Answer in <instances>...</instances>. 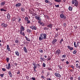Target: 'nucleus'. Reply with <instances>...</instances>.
Wrapping results in <instances>:
<instances>
[{
    "label": "nucleus",
    "mask_w": 80,
    "mask_h": 80,
    "mask_svg": "<svg viewBox=\"0 0 80 80\" xmlns=\"http://www.w3.org/2000/svg\"><path fill=\"white\" fill-rule=\"evenodd\" d=\"M39 39V40L41 41L43 40H45V39H47V34L46 33H41L40 35Z\"/></svg>",
    "instance_id": "f257e3e1"
},
{
    "label": "nucleus",
    "mask_w": 80,
    "mask_h": 80,
    "mask_svg": "<svg viewBox=\"0 0 80 80\" xmlns=\"http://www.w3.org/2000/svg\"><path fill=\"white\" fill-rule=\"evenodd\" d=\"M60 17L61 18H62L64 20H65L67 18V17L63 14H61L60 15Z\"/></svg>",
    "instance_id": "f03ea898"
},
{
    "label": "nucleus",
    "mask_w": 80,
    "mask_h": 80,
    "mask_svg": "<svg viewBox=\"0 0 80 80\" xmlns=\"http://www.w3.org/2000/svg\"><path fill=\"white\" fill-rule=\"evenodd\" d=\"M79 43L80 42H79V41H78L76 44V42H74V47H75V48H77V47L79 46Z\"/></svg>",
    "instance_id": "7ed1b4c3"
},
{
    "label": "nucleus",
    "mask_w": 80,
    "mask_h": 80,
    "mask_svg": "<svg viewBox=\"0 0 80 80\" xmlns=\"http://www.w3.org/2000/svg\"><path fill=\"white\" fill-rule=\"evenodd\" d=\"M61 50L60 49H58L56 51V52H55V54L57 55H59L60 53H61Z\"/></svg>",
    "instance_id": "20e7f679"
},
{
    "label": "nucleus",
    "mask_w": 80,
    "mask_h": 80,
    "mask_svg": "<svg viewBox=\"0 0 80 80\" xmlns=\"http://www.w3.org/2000/svg\"><path fill=\"white\" fill-rule=\"evenodd\" d=\"M7 24L4 23V22L1 23V26L3 28H6L7 27Z\"/></svg>",
    "instance_id": "39448f33"
},
{
    "label": "nucleus",
    "mask_w": 80,
    "mask_h": 80,
    "mask_svg": "<svg viewBox=\"0 0 80 80\" xmlns=\"http://www.w3.org/2000/svg\"><path fill=\"white\" fill-rule=\"evenodd\" d=\"M53 27V24H49L47 26V27L49 28H50L51 30L52 29V27Z\"/></svg>",
    "instance_id": "423d86ee"
},
{
    "label": "nucleus",
    "mask_w": 80,
    "mask_h": 80,
    "mask_svg": "<svg viewBox=\"0 0 80 80\" xmlns=\"http://www.w3.org/2000/svg\"><path fill=\"white\" fill-rule=\"evenodd\" d=\"M30 28H31L32 30H37V28H36V27H35V26H32L30 27Z\"/></svg>",
    "instance_id": "0eeeda50"
},
{
    "label": "nucleus",
    "mask_w": 80,
    "mask_h": 80,
    "mask_svg": "<svg viewBox=\"0 0 80 80\" xmlns=\"http://www.w3.org/2000/svg\"><path fill=\"white\" fill-rule=\"evenodd\" d=\"M75 2V6L76 7H77V6H78V1H77V0H74Z\"/></svg>",
    "instance_id": "6e6552de"
},
{
    "label": "nucleus",
    "mask_w": 80,
    "mask_h": 80,
    "mask_svg": "<svg viewBox=\"0 0 80 80\" xmlns=\"http://www.w3.org/2000/svg\"><path fill=\"white\" fill-rule=\"evenodd\" d=\"M57 42V40L56 39H54L53 40V41L52 42V43L53 45L55 44V43H56V42Z\"/></svg>",
    "instance_id": "1a4fd4ad"
},
{
    "label": "nucleus",
    "mask_w": 80,
    "mask_h": 80,
    "mask_svg": "<svg viewBox=\"0 0 80 80\" xmlns=\"http://www.w3.org/2000/svg\"><path fill=\"white\" fill-rule=\"evenodd\" d=\"M0 5L1 7H3L5 5V2H1Z\"/></svg>",
    "instance_id": "9d476101"
},
{
    "label": "nucleus",
    "mask_w": 80,
    "mask_h": 80,
    "mask_svg": "<svg viewBox=\"0 0 80 80\" xmlns=\"http://www.w3.org/2000/svg\"><path fill=\"white\" fill-rule=\"evenodd\" d=\"M55 76L57 77H61V75L57 73H55Z\"/></svg>",
    "instance_id": "9b49d317"
},
{
    "label": "nucleus",
    "mask_w": 80,
    "mask_h": 80,
    "mask_svg": "<svg viewBox=\"0 0 80 80\" xmlns=\"http://www.w3.org/2000/svg\"><path fill=\"white\" fill-rule=\"evenodd\" d=\"M27 32L28 33H32V30H31V29H27L26 30Z\"/></svg>",
    "instance_id": "f8f14e48"
},
{
    "label": "nucleus",
    "mask_w": 80,
    "mask_h": 80,
    "mask_svg": "<svg viewBox=\"0 0 80 80\" xmlns=\"http://www.w3.org/2000/svg\"><path fill=\"white\" fill-rule=\"evenodd\" d=\"M23 49L25 53H27V52H28V51H27V48H26L25 46L24 47Z\"/></svg>",
    "instance_id": "ddd939ff"
},
{
    "label": "nucleus",
    "mask_w": 80,
    "mask_h": 80,
    "mask_svg": "<svg viewBox=\"0 0 80 80\" xmlns=\"http://www.w3.org/2000/svg\"><path fill=\"white\" fill-rule=\"evenodd\" d=\"M21 5H22L21 3H18L16 4V6L17 7H21Z\"/></svg>",
    "instance_id": "4468645a"
},
{
    "label": "nucleus",
    "mask_w": 80,
    "mask_h": 80,
    "mask_svg": "<svg viewBox=\"0 0 80 80\" xmlns=\"http://www.w3.org/2000/svg\"><path fill=\"white\" fill-rule=\"evenodd\" d=\"M6 68L8 70H9V69H10V68H11V66H10V63H8V66L6 67Z\"/></svg>",
    "instance_id": "2eb2a0df"
},
{
    "label": "nucleus",
    "mask_w": 80,
    "mask_h": 80,
    "mask_svg": "<svg viewBox=\"0 0 80 80\" xmlns=\"http://www.w3.org/2000/svg\"><path fill=\"white\" fill-rule=\"evenodd\" d=\"M15 55H16L17 56H18V57H19V54L20 53H19V52H18V51H16L15 52Z\"/></svg>",
    "instance_id": "dca6fc26"
},
{
    "label": "nucleus",
    "mask_w": 80,
    "mask_h": 80,
    "mask_svg": "<svg viewBox=\"0 0 80 80\" xmlns=\"http://www.w3.org/2000/svg\"><path fill=\"white\" fill-rule=\"evenodd\" d=\"M35 18H36V19H37V20H39V21H41V20H42V19L40 18L39 17L36 16H35Z\"/></svg>",
    "instance_id": "f3484780"
},
{
    "label": "nucleus",
    "mask_w": 80,
    "mask_h": 80,
    "mask_svg": "<svg viewBox=\"0 0 80 80\" xmlns=\"http://www.w3.org/2000/svg\"><path fill=\"white\" fill-rule=\"evenodd\" d=\"M68 49H69L70 50H73V48L70 47V46H67Z\"/></svg>",
    "instance_id": "a211bd4d"
},
{
    "label": "nucleus",
    "mask_w": 80,
    "mask_h": 80,
    "mask_svg": "<svg viewBox=\"0 0 80 80\" xmlns=\"http://www.w3.org/2000/svg\"><path fill=\"white\" fill-rule=\"evenodd\" d=\"M19 32L21 35H22L23 36H25V33L24 32H23V31L20 30Z\"/></svg>",
    "instance_id": "6ab92c4d"
},
{
    "label": "nucleus",
    "mask_w": 80,
    "mask_h": 80,
    "mask_svg": "<svg viewBox=\"0 0 80 80\" xmlns=\"http://www.w3.org/2000/svg\"><path fill=\"white\" fill-rule=\"evenodd\" d=\"M7 50H8V52H11V51H10V47H9V45H7Z\"/></svg>",
    "instance_id": "aec40b11"
},
{
    "label": "nucleus",
    "mask_w": 80,
    "mask_h": 80,
    "mask_svg": "<svg viewBox=\"0 0 80 80\" xmlns=\"http://www.w3.org/2000/svg\"><path fill=\"white\" fill-rule=\"evenodd\" d=\"M8 73L10 77H11V78H12V72H11V71H9L8 72Z\"/></svg>",
    "instance_id": "412c9836"
},
{
    "label": "nucleus",
    "mask_w": 80,
    "mask_h": 80,
    "mask_svg": "<svg viewBox=\"0 0 80 80\" xmlns=\"http://www.w3.org/2000/svg\"><path fill=\"white\" fill-rule=\"evenodd\" d=\"M20 30L21 31H24V30H25V29L24 28V27H23V26H21Z\"/></svg>",
    "instance_id": "4be33fe9"
},
{
    "label": "nucleus",
    "mask_w": 80,
    "mask_h": 80,
    "mask_svg": "<svg viewBox=\"0 0 80 80\" xmlns=\"http://www.w3.org/2000/svg\"><path fill=\"white\" fill-rule=\"evenodd\" d=\"M7 17L8 19H10V13H8L7 14Z\"/></svg>",
    "instance_id": "5701e85b"
},
{
    "label": "nucleus",
    "mask_w": 80,
    "mask_h": 80,
    "mask_svg": "<svg viewBox=\"0 0 80 80\" xmlns=\"http://www.w3.org/2000/svg\"><path fill=\"white\" fill-rule=\"evenodd\" d=\"M32 65L34 66V67H37V64H36V63L35 62H33L32 63Z\"/></svg>",
    "instance_id": "b1692460"
},
{
    "label": "nucleus",
    "mask_w": 80,
    "mask_h": 80,
    "mask_svg": "<svg viewBox=\"0 0 80 80\" xmlns=\"http://www.w3.org/2000/svg\"><path fill=\"white\" fill-rule=\"evenodd\" d=\"M72 9H73V8L70 6H69L68 8V10L70 11H72Z\"/></svg>",
    "instance_id": "393cba45"
},
{
    "label": "nucleus",
    "mask_w": 80,
    "mask_h": 80,
    "mask_svg": "<svg viewBox=\"0 0 80 80\" xmlns=\"http://www.w3.org/2000/svg\"><path fill=\"white\" fill-rule=\"evenodd\" d=\"M15 42L16 43H19V41L18 39H16L15 40Z\"/></svg>",
    "instance_id": "a878e982"
},
{
    "label": "nucleus",
    "mask_w": 80,
    "mask_h": 80,
    "mask_svg": "<svg viewBox=\"0 0 80 80\" xmlns=\"http://www.w3.org/2000/svg\"><path fill=\"white\" fill-rule=\"evenodd\" d=\"M25 38L27 41H28V42H30V40L28 38H27V37L25 36Z\"/></svg>",
    "instance_id": "bb28decb"
},
{
    "label": "nucleus",
    "mask_w": 80,
    "mask_h": 80,
    "mask_svg": "<svg viewBox=\"0 0 80 80\" xmlns=\"http://www.w3.org/2000/svg\"><path fill=\"white\" fill-rule=\"evenodd\" d=\"M44 16L46 18H47V19H49L50 18V17H49V16H48L46 15H44Z\"/></svg>",
    "instance_id": "cd10ccee"
},
{
    "label": "nucleus",
    "mask_w": 80,
    "mask_h": 80,
    "mask_svg": "<svg viewBox=\"0 0 80 80\" xmlns=\"http://www.w3.org/2000/svg\"><path fill=\"white\" fill-rule=\"evenodd\" d=\"M28 18L27 17H26L24 20H25L26 22H27V20L28 19Z\"/></svg>",
    "instance_id": "c85d7f7f"
},
{
    "label": "nucleus",
    "mask_w": 80,
    "mask_h": 80,
    "mask_svg": "<svg viewBox=\"0 0 80 80\" xmlns=\"http://www.w3.org/2000/svg\"><path fill=\"white\" fill-rule=\"evenodd\" d=\"M10 60V59L8 58H6V61L8 63L9 61Z\"/></svg>",
    "instance_id": "c756f323"
},
{
    "label": "nucleus",
    "mask_w": 80,
    "mask_h": 80,
    "mask_svg": "<svg viewBox=\"0 0 80 80\" xmlns=\"http://www.w3.org/2000/svg\"><path fill=\"white\" fill-rule=\"evenodd\" d=\"M54 1H55V2H62V0H54Z\"/></svg>",
    "instance_id": "7c9ffc66"
},
{
    "label": "nucleus",
    "mask_w": 80,
    "mask_h": 80,
    "mask_svg": "<svg viewBox=\"0 0 80 80\" xmlns=\"http://www.w3.org/2000/svg\"><path fill=\"white\" fill-rule=\"evenodd\" d=\"M62 42H63V39H62L60 40L59 42L60 44H62Z\"/></svg>",
    "instance_id": "2f4dec72"
},
{
    "label": "nucleus",
    "mask_w": 80,
    "mask_h": 80,
    "mask_svg": "<svg viewBox=\"0 0 80 80\" xmlns=\"http://www.w3.org/2000/svg\"><path fill=\"white\" fill-rule=\"evenodd\" d=\"M18 22H20V21H21V18H20V17H18Z\"/></svg>",
    "instance_id": "473e14b6"
},
{
    "label": "nucleus",
    "mask_w": 80,
    "mask_h": 80,
    "mask_svg": "<svg viewBox=\"0 0 80 80\" xmlns=\"http://www.w3.org/2000/svg\"><path fill=\"white\" fill-rule=\"evenodd\" d=\"M15 20H16V19L15 18V17H14L12 18V22H14V21H15Z\"/></svg>",
    "instance_id": "72a5a7b5"
},
{
    "label": "nucleus",
    "mask_w": 80,
    "mask_h": 80,
    "mask_svg": "<svg viewBox=\"0 0 80 80\" xmlns=\"http://www.w3.org/2000/svg\"><path fill=\"white\" fill-rule=\"evenodd\" d=\"M49 29V28H48L45 27L44 28V30H48Z\"/></svg>",
    "instance_id": "f704fd0d"
},
{
    "label": "nucleus",
    "mask_w": 80,
    "mask_h": 80,
    "mask_svg": "<svg viewBox=\"0 0 80 80\" xmlns=\"http://www.w3.org/2000/svg\"><path fill=\"white\" fill-rule=\"evenodd\" d=\"M27 23L28 24L30 23V21L29 20V19H28V20H27Z\"/></svg>",
    "instance_id": "c9c22d12"
},
{
    "label": "nucleus",
    "mask_w": 80,
    "mask_h": 80,
    "mask_svg": "<svg viewBox=\"0 0 80 80\" xmlns=\"http://www.w3.org/2000/svg\"><path fill=\"white\" fill-rule=\"evenodd\" d=\"M40 59L42 61V62H43V61H45V60H44V58H40Z\"/></svg>",
    "instance_id": "e433bc0d"
},
{
    "label": "nucleus",
    "mask_w": 80,
    "mask_h": 80,
    "mask_svg": "<svg viewBox=\"0 0 80 80\" xmlns=\"http://www.w3.org/2000/svg\"><path fill=\"white\" fill-rule=\"evenodd\" d=\"M62 58H66V55L65 54L64 55L62 56Z\"/></svg>",
    "instance_id": "4c0bfd02"
},
{
    "label": "nucleus",
    "mask_w": 80,
    "mask_h": 80,
    "mask_svg": "<svg viewBox=\"0 0 80 80\" xmlns=\"http://www.w3.org/2000/svg\"><path fill=\"white\" fill-rule=\"evenodd\" d=\"M39 52H40L41 53H43V50H42V49H39Z\"/></svg>",
    "instance_id": "58836bf2"
},
{
    "label": "nucleus",
    "mask_w": 80,
    "mask_h": 80,
    "mask_svg": "<svg viewBox=\"0 0 80 80\" xmlns=\"http://www.w3.org/2000/svg\"><path fill=\"white\" fill-rule=\"evenodd\" d=\"M72 53L74 54H76V53H77V51H76V50L74 51Z\"/></svg>",
    "instance_id": "ea45409f"
},
{
    "label": "nucleus",
    "mask_w": 80,
    "mask_h": 80,
    "mask_svg": "<svg viewBox=\"0 0 80 80\" xmlns=\"http://www.w3.org/2000/svg\"><path fill=\"white\" fill-rule=\"evenodd\" d=\"M66 25H67V24L66 23H63V26L64 27H66Z\"/></svg>",
    "instance_id": "a19ab883"
},
{
    "label": "nucleus",
    "mask_w": 80,
    "mask_h": 80,
    "mask_svg": "<svg viewBox=\"0 0 80 80\" xmlns=\"http://www.w3.org/2000/svg\"><path fill=\"white\" fill-rule=\"evenodd\" d=\"M21 11H22V12H24V11H25V9L23 8H21Z\"/></svg>",
    "instance_id": "79ce46f5"
},
{
    "label": "nucleus",
    "mask_w": 80,
    "mask_h": 80,
    "mask_svg": "<svg viewBox=\"0 0 80 80\" xmlns=\"http://www.w3.org/2000/svg\"><path fill=\"white\" fill-rule=\"evenodd\" d=\"M80 66H78V64L77 63L76 64V68H78Z\"/></svg>",
    "instance_id": "37998d69"
},
{
    "label": "nucleus",
    "mask_w": 80,
    "mask_h": 80,
    "mask_svg": "<svg viewBox=\"0 0 80 80\" xmlns=\"http://www.w3.org/2000/svg\"><path fill=\"white\" fill-rule=\"evenodd\" d=\"M42 66L43 67H46V64H45V63H43Z\"/></svg>",
    "instance_id": "c03bdc74"
},
{
    "label": "nucleus",
    "mask_w": 80,
    "mask_h": 80,
    "mask_svg": "<svg viewBox=\"0 0 80 80\" xmlns=\"http://www.w3.org/2000/svg\"><path fill=\"white\" fill-rule=\"evenodd\" d=\"M0 76H1V77H3V76H4V74H0Z\"/></svg>",
    "instance_id": "a18cd8bd"
},
{
    "label": "nucleus",
    "mask_w": 80,
    "mask_h": 80,
    "mask_svg": "<svg viewBox=\"0 0 80 80\" xmlns=\"http://www.w3.org/2000/svg\"><path fill=\"white\" fill-rule=\"evenodd\" d=\"M45 2L46 3H48L50 2V1H49L47 0H45Z\"/></svg>",
    "instance_id": "49530a36"
},
{
    "label": "nucleus",
    "mask_w": 80,
    "mask_h": 80,
    "mask_svg": "<svg viewBox=\"0 0 80 80\" xmlns=\"http://www.w3.org/2000/svg\"><path fill=\"white\" fill-rule=\"evenodd\" d=\"M75 3V1H74V0H72V4H73H73H74V3Z\"/></svg>",
    "instance_id": "de8ad7c7"
},
{
    "label": "nucleus",
    "mask_w": 80,
    "mask_h": 80,
    "mask_svg": "<svg viewBox=\"0 0 80 80\" xmlns=\"http://www.w3.org/2000/svg\"><path fill=\"white\" fill-rule=\"evenodd\" d=\"M71 67L72 68H73V69H75V68H74V66L73 65L71 66Z\"/></svg>",
    "instance_id": "09e8293b"
},
{
    "label": "nucleus",
    "mask_w": 80,
    "mask_h": 80,
    "mask_svg": "<svg viewBox=\"0 0 80 80\" xmlns=\"http://www.w3.org/2000/svg\"><path fill=\"white\" fill-rule=\"evenodd\" d=\"M59 68L61 70H62V66H59Z\"/></svg>",
    "instance_id": "8fccbe9b"
},
{
    "label": "nucleus",
    "mask_w": 80,
    "mask_h": 80,
    "mask_svg": "<svg viewBox=\"0 0 80 80\" xmlns=\"http://www.w3.org/2000/svg\"><path fill=\"white\" fill-rule=\"evenodd\" d=\"M2 71H6V69H5V68H2Z\"/></svg>",
    "instance_id": "3c124183"
},
{
    "label": "nucleus",
    "mask_w": 80,
    "mask_h": 80,
    "mask_svg": "<svg viewBox=\"0 0 80 80\" xmlns=\"http://www.w3.org/2000/svg\"><path fill=\"white\" fill-rule=\"evenodd\" d=\"M37 68V66H35V67H33V70H36V68Z\"/></svg>",
    "instance_id": "603ef678"
},
{
    "label": "nucleus",
    "mask_w": 80,
    "mask_h": 80,
    "mask_svg": "<svg viewBox=\"0 0 80 80\" xmlns=\"http://www.w3.org/2000/svg\"><path fill=\"white\" fill-rule=\"evenodd\" d=\"M41 78H43V79H45V76H41Z\"/></svg>",
    "instance_id": "864d4df0"
},
{
    "label": "nucleus",
    "mask_w": 80,
    "mask_h": 80,
    "mask_svg": "<svg viewBox=\"0 0 80 80\" xmlns=\"http://www.w3.org/2000/svg\"><path fill=\"white\" fill-rule=\"evenodd\" d=\"M37 65H38V68H40V64H38Z\"/></svg>",
    "instance_id": "5fc2aeb1"
},
{
    "label": "nucleus",
    "mask_w": 80,
    "mask_h": 80,
    "mask_svg": "<svg viewBox=\"0 0 80 80\" xmlns=\"http://www.w3.org/2000/svg\"><path fill=\"white\" fill-rule=\"evenodd\" d=\"M48 70H51V71L52 70V69L51 68H48Z\"/></svg>",
    "instance_id": "6e6d98bb"
},
{
    "label": "nucleus",
    "mask_w": 80,
    "mask_h": 80,
    "mask_svg": "<svg viewBox=\"0 0 80 80\" xmlns=\"http://www.w3.org/2000/svg\"><path fill=\"white\" fill-rule=\"evenodd\" d=\"M59 5H55V7H58V8L59 7Z\"/></svg>",
    "instance_id": "4d7b16f0"
},
{
    "label": "nucleus",
    "mask_w": 80,
    "mask_h": 80,
    "mask_svg": "<svg viewBox=\"0 0 80 80\" xmlns=\"http://www.w3.org/2000/svg\"><path fill=\"white\" fill-rule=\"evenodd\" d=\"M32 79L33 80H36V79L35 78H34V77L32 78Z\"/></svg>",
    "instance_id": "13d9d810"
},
{
    "label": "nucleus",
    "mask_w": 80,
    "mask_h": 80,
    "mask_svg": "<svg viewBox=\"0 0 80 80\" xmlns=\"http://www.w3.org/2000/svg\"><path fill=\"white\" fill-rule=\"evenodd\" d=\"M18 72H17V74H19L20 73V70H18Z\"/></svg>",
    "instance_id": "bf43d9fd"
},
{
    "label": "nucleus",
    "mask_w": 80,
    "mask_h": 80,
    "mask_svg": "<svg viewBox=\"0 0 80 80\" xmlns=\"http://www.w3.org/2000/svg\"><path fill=\"white\" fill-rule=\"evenodd\" d=\"M31 14L33 15V14H34V12H33V11H31Z\"/></svg>",
    "instance_id": "052dcab7"
},
{
    "label": "nucleus",
    "mask_w": 80,
    "mask_h": 80,
    "mask_svg": "<svg viewBox=\"0 0 80 80\" xmlns=\"http://www.w3.org/2000/svg\"><path fill=\"white\" fill-rule=\"evenodd\" d=\"M45 23L43 22L42 24V26H45Z\"/></svg>",
    "instance_id": "680f3d73"
},
{
    "label": "nucleus",
    "mask_w": 80,
    "mask_h": 80,
    "mask_svg": "<svg viewBox=\"0 0 80 80\" xmlns=\"http://www.w3.org/2000/svg\"><path fill=\"white\" fill-rule=\"evenodd\" d=\"M50 75V73L49 72H48L47 73V76L48 77V75Z\"/></svg>",
    "instance_id": "e2e57ef3"
},
{
    "label": "nucleus",
    "mask_w": 80,
    "mask_h": 80,
    "mask_svg": "<svg viewBox=\"0 0 80 80\" xmlns=\"http://www.w3.org/2000/svg\"><path fill=\"white\" fill-rule=\"evenodd\" d=\"M26 78H27V79H28L29 78V77H28V76H26Z\"/></svg>",
    "instance_id": "0e129e2a"
},
{
    "label": "nucleus",
    "mask_w": 80,
    "mask_h": 80,
    "mask_svg": "<svg viewBox=\"0 0 80 80\" xmlns=\"http://www.w3.org/2000/svg\"><path fill=\"white\" fill-rule=\"evenodd\" d=\"M47 80H52V79H51V78H48L47 79Z\"/></svg>",
    "instance_id": "69168bd1"
},
{
    "label": "nucleus",
    "mask_w": 80,
    "mask_h": 80,
    "mask_svg": "<svg viewBox=\"0 0 80 80\" xmlns=\"http://www.w3.org/2000/svg\"><path fill=\"white\" fill-rule=\"evenodd\" d=\"M2 45L1 44V43H0V48H2Z\"/></svg>",
    "instance_id": "338daca9"
},
{
    "label": "nucleus",
    "mask_w": 80,
    "mask_h": 80,
    "mask_svg": "<svg viewBox=\"0 0 80 80\" xmlns=\"http://www.w3.org/2000/svg\"><path fill=\"white\" fill-rule=\"evenodd\" d=\"M0 10L1 12H3V8H2Z\"/></svg>",
    "instance_id": "774afa93"
}]
</instances>
